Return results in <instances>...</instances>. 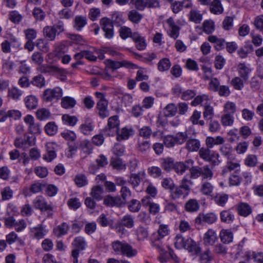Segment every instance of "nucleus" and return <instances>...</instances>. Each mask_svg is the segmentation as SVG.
Segmentation results:
<instances>
[{
    "label": "nucleus",
    "instance_id": "obj_1",
    "mask_svg": "<svg viewBox=\"0 0 263 263\" xmlns=\"http://www.w3.org/2000/svg\"><path fill=\"white\" fill-rule=\"evenodd\" d=\"M111 245L115 252L126 255L128 257L135 256L137 254V251L127 242L117 240L112 242Z\"/></svg>",
    "mask_w": 263,
    "mask_h": 263
},
{
    "label": "nucleus",
    "instance_id": "obj_2",
    "mask_svg": "<svg viewBox=\"0 0 263 263\" xmlns=\"http://www.w3.org/2000/svg\"><path fill=\"white\" fill-rule=\"evenodd\" d=\"M36 70L41 73L55 74L62 81L66 80L65 69L56 66L42 64L36 68Z\"/></svg>",
    "mask_w": 263,
    "mask_h": 263
},
{
    "label": "nucleus",
    "instance_id": "obj_3",
    "mask_svg": "<svg viewBox=\"0 0 263 263\" xmlns=\"http://www.w3.org/2000/svg\"><path fill=\"white\" fill-rule=\"evenodd\" d=\"M120 121L117 116L110 117L106 126L103 129V133L106 136H114L119 130Z\"/></svg>",
    "mask_w": 263,
    "mask_h": 263
},
{
    "label": "nucleus",
    "instance_id": "obj_4",
    "mask_svg": "<svg viewBox=\"0 0 263 263\" xmlns=\"http://www.w3.org/2000/svg\"><path fill=\"white\" fill-rule=\"evenodd\" d=\"M64 30V24L59 22L53 26H46L43 28L44 36L49 41H53L57 34H59Z\"/></svg>",
    "mask_w": 263,
    "mask_h": 263
},
{
    "label": "nucleus",
    "instance_id": "obj_5",
    "mask_svg": "<svg viewBox=\"0 0 263 263\" xmlns=\"http://www.w3.org/2000/svg\"><path fill=\"white\" fill-rule=\"evenodd\" d=\"M63 95V90L60 87L48 88L44 90L42 99L46 102H52L53 100H59Z\"/></svg>",
    "mask_w": 263,
    "mask_h": 263
},
{
    "label": "nucleus",
    "instance_id": "obj_6",
    "mask_svg": "<svg viewBox=\"0 0 263 263\" xmlns=\"http://www.w3.org/2000/svg\"><path fill=\"white\" fill-rule=\"evenodd\" d=\"M72 245L75 248L72 251L71 255L73 258V263H78L79 251L85 249L87 243L85 238L81 236L76 237L73 240Z\"/></svg>",
    "mask_w": 263,
    "mask_h": 263
},
{
    "label": "nucleus",
    "instance_id": "obj_7",
    "mask_svg": "<svg viewBox=\"0 0 263 263\" xmlns=\"http://www.w3.org/2000/svg\"><path fill=\"white\" fill-rule=\"evenodd\" d=\"M217 220V215L214 213H199L195 219L197 224L202 225L204 223L211 224Z\"/></svg>",
    "mask_w": 263,
    "mask_h": 263
},
{
    "label": "nucleus",
    "instance_id": "obj_8",
    "mask_svg": "<svg viewBox=\"0 0 263 263\" xmlns=\"http://www.w3.org/2000/svg\"><path fill=\"white\" fill-rule=\"evenodd\" d=\"M100 25L104 32V36L107 39H111L114 35V26L110 20L106 17H103L100 20Z\"/></svg>",
    "mask_w": 263,
    "mask_h": 263
},
{
    "label": "nucleus",
    "instance_id": "obj_9",
    "mask_svg": "<svg viewBox=\"0 0 263 263\" xmlns=\"http://www.w3.org/2000/svg\"><path fill=\"white\" fill-rule=\"evenodd\" d=\"M34 207L42 212L48 211L49 213L52 211V205L48 203L46 199L41 196H37L33 201ZM50 214V213H49Z\"/></svg>",
    "mask_w": 263,
    "mask_h": 263
},
{
    "label": "nucleus",
    "instance_id": "obj_10",
    "mask_svg": "<svg viewBox=\"0 0 263 263\" xmlns=\"http://www.w3.org/2000/svg\"><path fill=\"white\" fill-rule=\"evenodd\" d=\"M14 144L16 147L25 151L35 144V138L29 137H27L24 139L16 138L14 141Z\"/></svg>",
    "mask_w": 263,
    "mask_h": 263
},
{
    "label": "nucleus",
    "instance_id": "obj_11",
    "mask_svg": "<svg viewBox=\"0 0 263 263\" xmlns=\"http://www.w3.org/2000/svg\"><path fill=\"white\" fill-rule=\"evenodd\" d=\"M237 70L239 74V77L243 79L245 81H247L250 77L252 72V69L250 65L246 64L245 63H240L237 65Z\"/></svg>",
    "mask_w": 263,
    "mask_h": 263
},
{
    "label": "nucleus",
    "instance_id": "obj_12",
    "mask_svg": "<svg viewBox=\"0 0 263 263\" xmlns=\"http://www.w3.org/2000/svg\"><path fill=\"white\" fill-rule=\"evenodd\" d=\"M48 231L45 227L42 224L38 225L36 227L30 229V236L35 239L40 240L44 237L47 234Z\"/></svg>",
    "mask_w": 263,
    "mask_h": 263
},
{
    "label": "nucleus",
    "instance_id": "obj_13",
    "mask_svg": "<svg viewBox=\"0 0 263 263\" xmlns=\"http://www.w3.org/2000/svg\"><path fill=\"white\" fill-rule=\"evenodd\" d=\"M194 163L192 159L186 160L184 162H178L174 164L173 168L178 174L182 175L186 170L189 169Z\"/></svg>",
    "mask_w": 263,
    "mask_h": 263
},
{
    "label": "nucleus",
    "instance_id": "obj_14",
    "mask_svg": "<svg viewBox=\"0 0 263 263\" xmlns=\"http://www.w3.org/2000/svg\"><path fill=\"white\" fill-rule=\"evenodd\" d=\"M166 23L169 27L168 35L175 40L177 39L179 35L180 27L176 24L174 19L171 17L166 20Z\"/></svg>",
    "mask_w": 263,
    "mask_h": 263
},
{
    "label": "nucleus",
    "instance_id": "obj_15",
    "mask_svg": "<svg viewBox=\"0 0 263 263\" xmlns=\"http://www.w3.org/2000/svg\"><path fill=\"white\" fill-rule=\"evenodd\" d=\"M218 238L215 231L209 229L204 234L203 240L206 246H213L217 240Z\"/></svg>",
    "mask_w": 263,
    "mask_h": 263
},
{
    "label": "nucleus",
    "instance_id": "obj_16",
    "mask_svg": "<svg viewBox=\"0 0 263 263\" xmlns=\"http://www.w3.org/2000/svg\"><path fill=\"white\" fill-rule=\"evenodd\" d=\"M133 40L136 44V47L139 50H144L147 46L145 37L142 36L138 32H135L132 35Z\"/></svg>",
    "mask_w": 263,
    "mask_h": 263
},
{
    "label": "nucleus",
    "instance_id": "obj_17",
    "mask_svg": "<svg viewBox=\"0 0 263 263\" xmlns=\"http://www.w3.org/2000/svg\"><path fill=\"white\" fill-rule=\"evenodd\" d=\"M93 128V122L89 117L86 118L84 123L81 124L79 127L80 132L84 135H89Z\"/></svg>",
    "mask_w": 263,
    "mask_h": 263
},
{
    "label": "nucleus",
    "instance_id": "obj_18",
    "mask_svg": "<svg viewBox=\"0 0 263 263\" xmlns=\"http://www.w3.org/2000/svg\"><path fill=\"white\" fill-rule=\"evenodd\" d=\"M208 41L213 44L216 50H220L224 48L226 45L224 39L219 37L216 35H210L208 36Z\"/></svg>",
    "mask_w": 263,
    "mask_h": 263
},
{
    "label": "nucleus",
    "instance_id": "obj_19",
    "mask_svg": "<svg viewBox=\"0 0 263 263\" xmlns=\"http://www.w3.org/2000/svg\"><path fill=\"white\" fill-rule=\"evenodd\" d=\"M201 143L199 139L190 138L185 144V148L189 152H197L200 148Z\"/></svg>",
    "mask_w": 263,
    "mask_h": 263
},
{
    "label": "nucleus",
    "instance_id": "obj_20",
    "mask_svg": "<svg viewBox=\"0 0 263 263\" xmlns=\"http://www.w3.org/2000/svg\"><path fill=\"white\" fill-rule=\"evenodd\" d=\"M136 147L139 153L146 154L151 149V143L149 140L138 138Z\"/></svg>",
    "mask_w": 263,
    "mask_h": 263
},
{
    "label": "nucleus",
    "instance_id": "obj_21",
    "mask_svg": "<svg viewBox=\"0 0 263 263\" xmlns=\"http://www.w3.org/2000/svg\"><path fill=\"white\" fill-rule=\"evenodd\" d=\"M97 222L102 227H109L110 229L115 228L114 220L108 218L104 213H102L99 216Z\"/></svg>",
    "mask_w": 263,
    "mask_h": 263
},
{
    "label": "nucleus",
    "instance_id": "obj_22",
    "mask_svg": "<svg viewBox=\"0 0 263 263\" xmlns=\"http://www.w3.org/2000/svg\"><path fill=\"white\" fill-rule=\"evenodd\" d=\"M186 246L185 249L188 250L192 255H198L201 252V248L199 245L191 238H187L186 242Z\"/></svg>",
    "mask_w": 263,
    "mask_h": 263
},
{
    "label": "nucleus",
    "instance_id": "obj_23",
    "mask_svg": "<svg viewBox=\"0 0 263 263\" xmlns=\"http://www.w3.org/2000/svg\"><path fill=\"white\" fill-rule=\"evenodd\" d=\"M104 203L111 206H122L123 204V201L119 197L107 196L104 200Z\"/></svg>",
    "mask_w": 263,
    "mask_h": 263
},
{
    "label": "nucleus",
    "instance_id": "obj_24",
    "mask_svg": "<svg viewBox=\"0 0 263 263\" xmlns=\"http://www.w3.org/2000/svg\"><path fill=\"white\" fill-rule=\"evenodd\" d=\"M107 105L108 103L106 100H99L97 103V107L99 110V114L102 118H105L109 116Z\"/></svg>",
    "mask_w": 263,
    "mask_h": 263
},
{
    "label": "nucleus",
    "instance_id": "obj_25",
    "mask_svg": "<svg viewBox=\"0 0 263 263\" xmlns=\"http://www.w3.org/2000/svg\"><path fill=\"white\" fill-rule=\"evenodd\" d=\"M237 211L239 215L247 217L252 213V208L247 203L240 202L237 205Z\"/></svg>",
    "mask_w": 263,
    "mask_h": 263
},
{
    "label": "nucleus",
    "instance_id": "obj_26",
    "mask_svg": "<svg viewBox=\"0 0 263 263\" xmlns=\"http://www.w3.org/2000/svg\"><path fill=\"white\" fill-rule=\"evenodd\" d=\"M210 148H201L199 150L200 157L206 161H212L215 157V153L210 149Z\"/></svg>",
    "mask_w": 263,
    "mask_h": 263
},
{
    "label": "nucleus",
    "instance_id": "obj_27",
    "mask_svg": "<svg viewBox=\"0 0 263 263\" xmlns=\"http://www.w3.org/2000/svg\"><path fill=\"white\" fill-rule=\"evenodd\" d=\"M224 140L221 136L215 137H208L205 140V143L208 148H212L215 145L222 144Z\"/></svg>",
    "mask_w": 263,
    "mask_h": 263
},
{
    "label": "nucleus",
    "instance_id": "obj_28",
    "mask_svg": "<svg viewBox=\"0 0 263 263\" xmlns=\"http://www.w3.org/2000/svg\"><path fill=\"white\" fill-rule=\"evenodd\" d=\"M26 107L30 110L36 108L38 104V100L34 95H29L24 99Z\"/></svg>",
    "mask_w": 263,
    "mask_h": 263
},
{
    "label": "nucleus",
    "instance_id": "obj_29",
    "mask_svg": "<svg viewBox=\"0 0 263 263\" xmlns=\"http://www.w3.org/2000/svg\"><path fill=\"white\" fill-rule=\"evenodd\" d=\"M210 103V100L208 95L203 94L196 96L191 102V105L196 106L203 103V106Z\"/></svg>",
    "mask_w": 263,
    "mask_h": 263
},
{
    "label": "nucleus",
    "instance_id": "obj_30",
    "mask_svg": "<svg viewBox=\"0 0 263 263\" xmlns=\"http://www.w3.org/2000/svg\"><path fill=\"white\" fill-rule=\"evenodd\" d=\"M221 241L224 243H229L233 241V234L230 230H222L220 232Z\"/></svg>",
    "mask_w": 263,
    "mask_h": 263
},
{
    "label": "nucleus",
    "instance_id": "obj_31",
    "mask_svg": "<svg viewBox=\"0 0 263 263\" xmlns=\"http://www.w3.org/2000/svg\"><path fill=\"white\" fill-rule=\"evenodd\" d=\"M221 154L226 157L228 160H234L235 157L232 154L233 150L232 146L229 144H226L220 148Z\"/></svg>",
    "mask_w": 263,
    "mask_h": 263
},
{
    "label": "nucleus",
    "instance_id": "obj_32",
    "mask_svg": "<svg viewBox=\"0 0 263 263\" xmlns=\"http://www.w3.org/2000/svg\"><path fill=\"white\" fill-rule=\"evenodd\" d=\"M93 50H83L80 53H78L75 55L78 58H85L88 60L95 61L97 60V57L93 54V51L95 50L94 48H92Z\"/></svg>",
    "mask_w": 263,
    "mask_h": 263
},
{
    "label": "nucleus",
    "instance_id": "obj_33",
    "mask_svg": "<svg viewBox=\"0 0 263 263\" xmlns=\"http://www.w3.org/2000/svg\"><path fill=\"white\" fill-rule=\"evenodd\" d=\"M188 194L186 191H185L179 186H178L176 187H174V188L172 189L171 192L170 196L173 199L175 200L179 198L181 196L186 197Z\"/></svg>",
    "mask_w": 263,
    "mask_h": 263
},
{
    "label": "nucleus",
    "instance_id": "obj_34",
    "mask_svg": "<svg viewBox=\"0 0 263 263\" xmlns=\"http://www.w3.org/2000/svg\"><path fill=\"white\" fill-rule=\"evenodd\" d=\"M220 216L221 221L227 223H232L234 219V215L230 210L222 211Z\"/></svg>",
    "mask_w": 263,
    "mask_h": 263
},
{
    "label": "nucleus",
    "instance_id": "obj_35",
    "mask_svg": "<svg viewBox=\"0 0 263 263\" xmlns=\"http://www.w3.org/2000/svg\"><path fill=\"white\" fill-rule=\"evenodd\" d=\"M201 118V112L195 110L193 111L192 115L190 118V121L194 125H199L201 126H203L205 124L204 121L200 120Z\"/></svg>",
    "mask_w": 263,
    "mask_h": 263
},
{
    "label": "nucleus",
    "instance_id": "obj_36",
    "mask_svg": "<svg viewBox=\"0 0 263 263\" xmlns=\"http://www.w3.org/2000/svg\"><path fill=\"white\" fill-rule=\"evenodd\" d=\"M23 91L16 87L9 88L8 90V97L14 100H20Z\"/></svg>",
    "mask_w": 263,
    "mask_h": 263
},
{
    "label": "nucleus",
    "instance_id": "obj_37",
    "mask_svg": "<svg viewBox=\"0 0 263 263\" xmlns=\"http://www.w3.org/2000/svg\"><path fill=\"white\" fill-rule=\"evenodd\" d=\"M134 134V132L132 128H127L124 127L121 129L120 133L119 131L116 134L118 135L117 139L118 140H126L129 138L130 136H132Z\"/></svg>",
    "mask_w": 263,
    "mask_h": 263
},
{
    "label": "nucleus",
    "instance_id": "obj_38",
    "mask_svg": "<svg viewBox=\"0 0 263 263\" xmlns=\"http://www.w3.org/2000/svg\"><path fill=\"white\" fill-rule=\"evenodd\" d=\"M134 223V217L129 214L124 215L121 220V225L128 229L133 228Z\"/></svg>",
    "mask_w": 263,
    "mask_h": 263
},
{
    "label": "nucleus",
    "instance_id": "obj_39",
    "mask_svg": "<svg viewBox=\"0 0 263 263\" xmlns=\"http://www.w3.org/2000/svg\"><path fill=\"white\" fill-rule=\"evenodd\" d=\"M103 189L100 185L93 186L91 191V196L96 200H101L103 198Z\"/></svg>",
    "mask_w": 263,
    "mask_h": 263
},
{
    "label": "nucleus",
    "instance_id": "obj_40",
    "mask_svg": "<svg viewBox=\"0 0 263 263\" xmlns=\"http://www.w3.org/2000/svg\"><path fill=\"white\" fill-rule=\"evenodd\" d=\"M169 232L167 225L161 224L159 226L157 233L153 234V237H157V239H162L168 234Z\"/></svg>",
    "mask_w": 263,
    "mask_h": 263
},
{
    "label": "nucleus",
    "instance_id": "obj_41",
    "mask_svg": "<svg viewBox=\"0 0 263 263\" xmlns=\"http://www.w3.org/2000/svg\"><path fill=\"white\" fill-rule=\"evenodd\" d=\"M51 116L50 112L45 108H40L36 111V118L41 121L48 120Z\"/></svg>",
    "mask_w": 263,
    "mask_h": 263
},
{
    "label": "nucleus",
    "instance_id": "obj_42",
    "mask_svg": "<svg viewBox=\"0 0 263 263\" xmlns=\"http://www.w3.org/2000/svg\"><path fill=\"white\" fill-rule=\"evenodd\" d=\"M31 84L39 88H43L46 85V81L42 75L38 74L32 78Z\"/></svg>",
    "mask_w": 263,
    "mask_h": 263
},
{
    "label": "nucleus",
    "instance_id": "obj_43",
    "mask_svg": "<svg viewBox=\"0 0 263 263\" xmlns=\"http://www.w3.org/2000/svg\"><path fill=\"white\" fill-rule=\"evenodd\" d=\"M87 22L85 16H77L74 19V27L77 30H81L87 24Z\"/></svg>",
    "mask_w": 263,
    "mask_h": 263
},
{
    "label": "nucleus",
    "instance_id": "obj_44",
    "mask_svg": "<svg viewBox=\"0 0 263 263\" xmlns=\"http://www.w3.org/2000/svg\"><path fill=\"white\" fill-rule=\"evenodd\" d=\"M185 210L190 212H196L199 209V204L196 199H190L185 205Z\"/></svg>",
    "mask_w": 263,
    "mask_h": 263
},
{
    "label": "nucleus",
    "instance_id": "obj_45",
    "mask_svg": "<svg viewBox=\"0 0 263 263\" xmlns=\"http://www.w3.org/2000/svg\"><path fill=\"white\" fill-rule=\"evenodd\" d=\"M203 116L205 120H209L214 116V112L213 107L210 105V103L208 104L204 105V111Z\"/></svg>",
    "mask_w": 263,
    "mask_h": 263
},
{
    "label": "nucleus",
    "instance_id": "obj_46",
    "mask_svg": "<svg viewBox=\"0 0 263 263\" xmlns=\"http://www.w3.org/2000/svg\"><path fill=\"white\" fill-rule=\"evenodd\" d=\"M210 10L214 14H221L223 12V8L219 0H214L210 6Z\"/></svg>",
    "mask_w": 263,
    "mask_h": 263
},
{
    "label": "nucleus",
    "instance_id": "obj_47",
    "mask_svg": "<svg viewBox=\"0 0 263 263\" xmlns=\"http://www.w3.org/2000/svg\"><path fill=\"white\" fill-rule=\"evenodd\" d=\"M136 234L139 240H144L148 236V231L147 228L139 226L136 230Z\"/></svg>",
    "mask_w": 263,
    "mask_h": 263
},
{
    "label": "nucleus",
    "instance_id": "obj_48",
    "mask_svg": "<svg viewBox=\"0 0 263 263\" xmlns=\"http://www.w3.org/2000/svg\"><path fill=\"white\" fill-rule=\"evenodd\" d=\"M236 111L235 103L230 101H227L223 106L224 114L233 115Z\"/></svg>",
    "mask_w": 263,
    "mask_h": 263
},
{
    "label": "nucleus",
    "instance_id": "obj_49",
    "mask_svg": "<svg viewBox=\"0 0 263 263\" xmlns=\"http://www.w3.org/2000/svg\"><path fill=\"white\" fill-rule=\"evenodd\" d=\"M129 211L134 213L138 212L141 209V202L137 199H132L127 203Z\"/></svg>",
    "mask_w": 263,
    "mask_h": 263
},
{
    "label": "nucleus",
    "instance_id": "obj_50",
    "mask_svg": "<svg viewBox=\"0 0 263 263\" xmlns=\"http://www.w3.org/2000/svg\"><path fill=\"white\" fill-rule=\"evenodd\" d=\"M186 242H187V239H185L181 235L178 234L175 237L174 245L178 249H185L187 245Z\"/></svg>",
    "mask_w": 263,
    "mask_h": 263
},
{
    "label": "nucleus",
    "instance_id": "obj_51",
    "mask_svg": "<svg viewBox=\"0 0 263 263\" xmlns=\"http://www.w3.org/2000/svg\"><path fill=\"white\" fill-rule=\"evenodd\" d=\"M175 140L176 144L181 145L187 140L188 135L187 132H178L175 136Z\"/></svg>",
    "mask_w": 263,
    "mask_h": 263
},
{
    "label": "nucleus",
    "instance_id": "obj_52",
    "mask_svg": "<svg viewBox=\"0 0 263 263\" xmlns=\"http://www.w3.org/2000/svg\"><path fill=\"white\" fill-rule=\"evenodd\" d=\"M245 80L239 77H236L232 79L231 82V85L236 90H240L244 87Z\"/></svg>",
    "mask_w": 263,
    "mask_h": 263
},
{
    "label": "nucleus",
    "instance_id": "obj_53",
    "mask_svg": "<svg viewBox=\"0 0 263 263\" xmlns=\"http://www.w3.org/2000/svg\"><path fill=\"white\" fill-rule=\"evenodd\" d=\"M68 145V151L67 152V157L72 158L77 152L79 144L78 143L67 142Z\"/></svg>",
    "mask_w": 263,
    "mask_h": 263
},
{
    "label": "nucleus",
    "instance_id": "obj_54",
    "mask_svg": "<svg viewBox=\"0 0 263 263\" xmlns=\"http://www.w3.org/2000/svg\"><path fill=\"white\" fill-rule=\"evenodd\" d=\"M80 147L82 151L87 155L91 154L93 149L92 143L87 140H85L81 142Z\"/></svg>",
    "mask_w": 263,
    "mask_h": 263
},
{
    "label": "nucleus",
    "instance_id": "obj_55",
    "mask_svg": "<svg viewBox=\"0 0 263 263\" xmlns=\"http://www.w3.org/2000/svg\"><path fill=\"white\" fill-rule=\"evenodd\" d=\"M35 45L40 50L47 52L49 51L48 43L42 39H39L36 41Z\"/></svg>",
    "mask_w": 263,
    "mask_h": 263
},
{
    "label": "nucleus",
    "instance_id": "obj_56",
    "mask_svg": "<svg viewBox=\"0 0 263 263\" xmlns=\"http://www.w3.org/2000/svg\"><path fill=\"white\" fill-rule=\"evenodd\" d=\"M214 189L213 185L209 182H203L200 189L201 192L205 195H211Z\"/></svg>",
    "mask_w": 263,
    "mask_h": 263
},
{
    "label": "nucleus",
    "instance_id": "obj_57",
    "mask_svg": "<svg viewBox=\"0 0 263 263\" xmlns=\"http://www.w3.org/2000/svg\"><path fill=\"white\" fill-rule=\"evenodd\" d=\"M192 184V181L189 179L188 175H185L181 180L180 185H179L183 190L189 194L190 190V187Z\"/></svg>",
    "mask_w": 263,
    "mask_h": 263
},
{
    "label": "nucleus",
    "instance_id": "obj_58",
    "mask_svg": "<svg viewBox=\"0 0 263 263\" xmlns=\"http://www.w3.org/2000/svg\"><path fill=\"white\" fill-rule=\"evenodd\" d=\"M177 111V107L173 103L167 104L164 108V114L166 117L174 116Z\"/></svg>",
    "mask_w": 263,
    "mask_h": 263
},
{
    "label": "nucleus",
    "instance_id": "obj_59",
    "mask_svg": "<svg viewBox=\"0 0 263 263\" xmlns=\"http://www.w3.org/2000/svg\"><path fill=\"white\" fill-rule=\"evenodd\" d=\"M258 163V159L255 155H249L245 160V164L249 167H254Z\"/></svg>",
    "mask_w": 263,
    "mask_h": 263
},
{
    "label": "nucleus",
    "instance_id": "obj_60",
    "mask_svg": "<svg viewBox=\"0 0 263 263\" xmlns=\"http://www.w3.org/2000/svg\"><path fill=\"white\" fill-rule=\"evenodd\" d=\"M129 20L134 23L138 24L142 18V15L135 10L129 11L128 13Z\"/></svg>",
    "mask_w": 263,
    "mask_h": 263
},
{
    "label": "nucleus",
    "instance_id": "obj_61",
    "mask_svg": "<svg viewBox=\"0 0 263 263\" xmlns=\"http://www.w3.org/2000/svg\"><path fill=\"white\" fill-rule=\"evenodd\" d=\"M65 49L66 45L62 43L58 46L55 50L57 56L62 57V61L63 64L66 63V55L64 54L65 52Z\"/></svg>",
    "mask_w": 263,
    "mask_h": 263
},
{
    "label": "nucleus",
    "instance_id": "obj_62",
    "mask_svg": "<svg viewBox=\"0 0 263 263\" xmlns=\"http://www.w3.org/2000/svg\"><path fill=\"white\" fill-rule=\"evenodd\" d=\"M234 118L233 115L226 114L221 117V122L224 126H232L233 124Z\"/></svg>",
    "mask_w": 263,
    "mask_h": 263
},
{
    "label": "nucleus",
    "instance_id": "obj_63",
    "mask_svg": "<svg viewBox=\"0 0 263 263\" xmlns=\"http://www.w3.org/2000/svg\"><path fill=\"white\" fill-rule=\"evenodd\" d=\"M119 33L120 37L123 40H125L128 37L132 38V35L133 34L131 29L126 26H123L120 28Z\"/></svg>",
    "mask_w": 263,
    "mask_h": 263
},
{
    "label": "nucleus",
    "instance_id": "obj_64",
    "mask_svg": "<svg viewBox=\"0 0 263 263\" xmlns=\"http://www.w3.org/2000/svg\"><path fill=\"white\" fill-rule=\"evenodd\" d=\"M45 130L46 133L52 136L55 135L58 130V127L53 122H48L45 126Z\"/></svg>",
    "mask_w": 263,
    "mask_h": 263
}]
</instances>
